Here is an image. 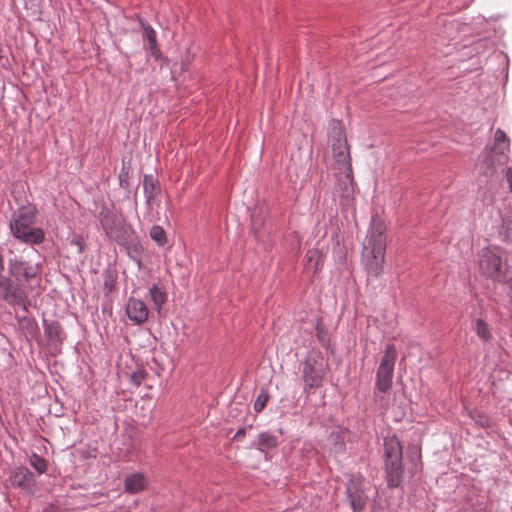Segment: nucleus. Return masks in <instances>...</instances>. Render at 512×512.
Wrapping results in <instances>:
<instances>
[{
    "mask_svg": "<svg viewBox=\"0 0 512 512\" xmlns=\"http://www.w3.org/2000/svg\"><path fill=\"white\" fill-rule=\"evenodd\" d=\"M384 231L383 222L374 219L362 252L363 263L369 277L376 278L382 272L386 246Z\"/></svg>",
    "mask_w": 512,
    "mask_h": 512,
    "instance_id": "nucleus-1",
    "label": "nucleus"
},
{
    "mask_svg": "<svg viewBox=\"0 0 512 512\" xmlns=\"http://www.w3.org/2000/svg\"><path fill=\"white\" fill-rule=\"evenodd\" d=\"M277 443V438L268 432L259 435L258 447L260 450L273 449L277 446Z\"/></svg>",
    "mask_w": 512,
    "mask_h": 512,
    "instance_id": "nucleus-21",
    "label": "nucleus"
},
{
    "mask_svg": "<svg viewBox=\"0 0 512 512\" xmlns=\"http://www.w3.org/2000/svg\"><path fill=\"white\" fill-rule=\"evenodd\" d=\"M45 334L52 342H62L64 339L63 329L56 321L45 323Z\"/></svg>",
    "mask_w": 512,
    "mask_h": 512,
    "instance_id": "nucleus-18",
    "label": "nucleus"
},
{
    "mask_svg": "<svg viewBox=\"0 0 512 512\" xmlns=\"http://www.w3.org/2000/svg\"><path fill=\"white\" fill-rule=\"evenodd\" d=\"M29 463L40 474H43L47 471V461L36 453H33L30 456Z\"/></svg>",
    "mask_w": 512,
    "mask_h": 512,
    "instance_id": "nucleus-22",
    "label": "nucleus"
},
{
    "mask_svg": "<svg viewBox=\"0 0 512 512\" xmlns=\"http://www.w3.org/2000/svg\"><path fill=\"white\" fill-rule=\"evenodd\" d=\"M346 497L354 512H360L365 508L367 496L364 491V479L361 476H354L346 487Z\"/></svg>",
    "mask_w": 512,
    "mask_h": 512,
    "instance_id": "nucleus-9",
    "label": "nucleus"
},
{
    "mask_svg": "<svg viewBox=\"0 0 512 512\" xmlns=\"http://www.w3.org/2000/svg\"><path fill=\"white\" fill-rule=\"evenodd\" d=\"M10 277L19 283H28L41 275V266L22 258H11L8 261Z\"/></svg>",
    "mask_w": 512,
    "mask_h": 512,
    "instance_id": "nucleus-7",
    "label": "nucleus"
},
{
    "mask_svg": "<svg viewBox=\"0 0 512 512\" xmlns=\"http://www.w3.org/2000/svg\"><path fill=\"white\" fill-rule=\"evenodd\" d=\"M386 473L389 487H397L402 478V447L396 437L386 438L384 442Z\"/></svg>",
    "mask_w": 512,
    "mask_h": 512,
    "instance_id": "nucleus-5",
    "label": "nucleus"
},
{
    "mask_svg": "<svg viewBox=\"0 0 512 512\" xmlns=\"http://www.w3.org/2000/svg\"><path fill=\"white\" fill-rule=\"evenodd\" d=\"M147 486L146 477L141 473L128 475L124 481V489L130 494H136L143 491Z\"/></svg>",
    "mask_w": 512,
    "mask_h": 512,
    "instance_id": "nucleus-16",
    "label": "nucleus"
},
{
    "mask_svg": "<svg viewBox=\"0 0 512 512\" xmlns=\"http://www.w3.org/2000/svg\"><path fill=\"white\" fill-rule=\"evenodd\" d=\"M36 219V210L32 207H21L10 220L12 234L27 244H40L45 239L41 228L33 227Z\"/></svg>",
    "mask_w": 512,
    "mask_h": 512,
    "instance_id": "nucleus-3",
    "label": "nucleus"
},
{
    "mask_svg": "<svg viewBox=\"0 0 512 512\" xmlns=\"http://www.w3.org/2000/svg\"><path fill=\"white\" fill-rule=\"evenodd\" d=\"M326 374V365L320 355L309 356L303 364V380L309 388L321 386Z\"/></svg>",
    "mask_w": 512,
    "mask_h": 512,
    "instance_id": "nucleus-8",
    "label": "nucleus"
},
{
    "mask_svg": "<svg viewBox=\"0 0 512 512\" xmlns=\"http://www.w3.org/2000/svg\"><path fill=\"white\" fill-rule=\"evenodd\" d=\"M504 254V250L498 246L482 248L478 259L480 272L496 282H503L508 272V265L506 260H504Z\"/></svg>",
    "mask_w": 512,
    "mask_h": 512,
    "instance_id": "nucleus-4",
    "label": "nucleus"
},
{
    "mask_svg": "<svg viewBox=\"0 0 512 512\" xmlns=\"http://www.w3.org/2000/svg\"><path fill=\"white\" fill-rule=\"evenodd\" d=\"M244 436H245V430H244V429H239V430L236 432V434H235L234 438H235V439H237V440H240V439H242Z\"/></svg>",
    "mask_w": 512,
    "mask_h": 512,
    "instance_id": "nucleus-29",
    "label": "nucleus"
},
{
    "mask_svg": "<svg viewBox=\"0 0 512 512\" xmlns=\"http://www.w3.org/2000/svg\"><path fill=\"white\" fill-rule=\"evenodd\" d=\"M331 440H334V447L332 450L334 453H339L344 449V438L340 434H331Z\"/></svg>",
    "mask_w": 512,
    "mask_h": 512,
    "instance_id": "nucleus-25",
    "label": "nucleus"
},
{
    "mask_svg": "<svg viewBox=\"0 0 512 512\" xmlns=\"http://www.w3.org/2000/svg\"><path fill=\"white\" fill-rule=\"evenodd\" d=\"M150 237L159 245L164 246L167 242L166 232L160 226H153L150 230Z\"/></svg>",
    "mask_w": 512,
    "mask_h": 512,
    "instance_id": "nucleus-23",
    "label": "nucleus"
},
{
    "mask_svg": "<svg viewBox=\"0 0 512 512\" xmlns=\"http://www.w3.org/2000/svg\"><path fill=\"white\" fill-rule=\"evenodd\" d=\"M102 227L106 235L120 242L124 238L125 230L122 221L115 215H105L101 219Z\"/></svg>",
    "mask_w": 512,
    "mask_h": 512,
    "instance_id": "nucleus-12",
    "label": "nucleus"
},
{
    "mask_svg": "<svg viewBox=\"0 0 512 512\" xmlns=\"http://www.w3.org/2000/svg\"><path fill=\"white\" fill-rule=\"evenodd\" d=\"M3 269V259H2V256L0 255V270Z\"/></svg>",
    "mask_w": 512,
    "mask_h": 512,
    "instance_id": "nucleus-30",
    "label": "nucleus"
},
{
    "mask_svg": "<svg viewBox=\"0 0 512 512\" xmlns=\"http://www.w3.org/2000/svg\"><path fill=\"white\" fill-rule=\"evenodd\" d=\"M10 482L15 487L28 489L34 484V476L28 468L20 466L12 471Z\"/></svg>",
    "mask_w": 512,
    "mask_h": 512,
    "instance_id": "nucleus-14",
    "label": "nucleus"
},
{
    "mask_svg": "<svg viewBox=\"0 0 512 512\" xmlns=\"http://www.w3.org/2000/svg\"><path fill=\"white\" fill-rule=\"evenodd\" d=\"M140 24L143 29V39L148 44L147 49L150 51L153 57L159 58L161 52L158 47L157 34L155 30L148 23L141 21Z\"/></svg>",
    "mask_w": 512,
    "mask_h": 512,
    "instance_id": "nucleus-15",
    "label": "nucleus"
},
{
    "mask_svg": "<svg viewBox=\"0 0 512 512\" xmlns=\"http://www.w3.org/2000/svg\"><path fill=\"white\" fill-rule=\"evenodd\" d=\"M146 378V372L142 369H138L131 375V381L136 385L139 386Z\"/></svg>",
    "mask_w": 512,
    "mask_h": 512,
    "instance_id": "nucleus-26",
    "label": "nucleus"
},
{
    "mask_svg": "<svg viewBox=\"0 0 512 512\" xmlns=\"http://www.w3.org/2000/svg\"><path fill=\"white\" fill-rule=\"evenodd\" d=\"M71 245L76 246L78 248L79 253H82L85 248V243L80 236H75L71 239Z\"/></svg>",
    "mask_w": 512,
    "mask_h": 512,
    "instance_id": "nucleus-28",
    "label": "nucleus"
},
{
    "mask_svg": "<svg viewBox=\"0 0 512 512\" xmlns=\"http://www.w3.org/2000/svg\"><path fill=\"white\" fill-rule=\"evenodd\" d=\"M128 318L135 324H142L148 319V308L146 304L136 298H130L126 306Z\"/></svg>",
    "mask_w": 512,
    "mask_h": 512,
    "instance_id": "nucleus-13",
    "label": "nucleus"
},
{
    "mask_svg": "<svg viewBox=\"0 0 512 512\" xmlns=\"http://www.w3.org/2000/svg\"><path fill=\"white\" fill-rule=\"evenodd\" d=\"M0 298L10 305H21L26 309V295L18 284L0 274Z\"/></svg>",
    "mask_w": 512,
    "mask_h": 512,
    "instance_id": "nucleus-10",
    "label": "nucleus"
},
{
    "mask_svg": "<svg viewBox=\"0 0 512 512\" xmlns=\"http://www.w3.org/2000/svg\"><path fill=\"white\" fill-rule=\"evenodd\" d=\"M144 189L146 193H149V198H152L155 185L151 176H145L144 178Z\"/></svg>",
    "mask_w": 512,
    "mask_h": 512,
    "instance_id": "nucleus-27",
    "label": "nucleus"
},
{
    "mask_svg": "<svg viewBox=\"0 0 512 512\" xmlns=\"http://www.w3.org/2000/svg\"><path fill=\"white\" fill-rule=\"evenodd\" d=\"M509 151L510 139L503 130L497 129L494 133V142L490 152V165L506 164Z\"/></svg>",
    "mask_w": 512,
    "mask_h": 512,
    "instance_id": "nucleus-11",
    "label": "nucleus"
},
{
    "mask_svg": "<svg viewBox=\"0 0 512 512\" xmlns=\"http://www.w3.org/2000/svg\"><path fill=\"white\" fill-rule=\"evenodd\" d=\"M397 357L394 345H388L381 359L376 373V389L380 392H387L392 387L394 365Z\"/></svg>",
    "mask_w": 512,
    "mask_h": 512,
    "instance_id": "nucleus-6",
    "label": "nucleus"
},
{
    "mask_svg": "<svg viewBox=\"0 0 512 512\" xmlns=\"http://www.w3.org/2000/svg\"><path fill=\"white\" fill-rule=\"evenodd\" d=\"M329 143L332 148V162L330 168L344 174L346 180L352 185V166L349 146L343 125L339 121H332L329 126Z\"/></svg>",
    "mask_w": 512,
    "mask_h": 512,
    "instance_id": "nucleus-2",
    "label": "nucleus"
},
{
    "mask_svg": "<svg viewBox=\"0 0 512 512\" xmlns=\"http://www.w3.org/2000/svg\"><path fill=\"white\" fill-rule=\"evenodd\" d=\"M151 301L158 311L161 310L162 306L167 301V294L163 288H160L157 285H153L149 290Z\"/></svg>",
    "mask_w": 512,
    "mask_h": 512,
    "instance_id": "nucleus-19",
    "label": "nucleus"
},
{
    "mask_svg": "<svg viewBox=\"0 0 512 512\" xmlns=\"http://www.w3.org/2000/svg\"><path fill=\"white\" fill-rule=\"evenodd\" d=\"M18 325L26 338H33L38 334L39 328L37 322L32 318L21 317L18 319Z\"/></svg>",
    "mask_w": 512,
    "mask_h": 512,
    "instance_id": "nucleus-17",
    "label": "nucleus"
},
{
    "mask_svg": "<svg viewBox=\"0 0 512 512\" xmlns=\"http://www.w3.org/2000/svg\"><path fill=\"white\" fill-rule=\"evenodd\" d=\"M268 401V395L265 392H261L254 402V410L261 412Z\"/></svg>",
    "mask_w": 512,
    "mask_h": 512,
    "instance_id": "nucleus-24",
    "label": "nucleus"
},
{
    "mask_svg": "<svg viewBox=\"0 0 512 512\" xmlns=\"http://www.w3.org/2000/svg\"><path fill=\"white\" fill-rule=\"evenodd\" d=\"M475 332L484 342H488L493 338L490 326L482 319H477L475 321Z\"/></svg>",
    "mask_w": 512,
    "mask_h": 512,
    "instance_id": "nucleus-20",
    "label": "nucleus"
}]
</instances>
